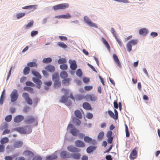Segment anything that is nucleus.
<instances>
[{
  "mask_svg": "<svg viewBox=\"0 0 160 160\" xmlns=\"http://www.w3.org/2000/svg\"><path fill=\"white\" fill-rule=\"evenodd\" d=\"M61 91L64 93V95L62 97L61 100H67L69 98L73 100H74V98L72 94H71L69 96L68 95V93L69 92L68 90L62 88V89Z\"/></svg>",
  "mask_w": 160,
  "mask_h": 160,
  "instance_id": "1",
  "label": "nucleus"
},
{
  "mask_svg": "<svg viewBox=\"0 0 160 160\" xmlns=\"http://www.w3.org/2000/svg\"><path fill=\"white\" fill-rule=\"evenodd\" d=\"M16 130L22 133H30L32 131L31 128L27 126L24 127L18 128H16Z\"/></svg>",
  "mask_w": 160,
  "mask_h": 160,
  "instance_id": "2",
  "label": "nucleus"
},
{
  "mask_svg": "<svg viewBox=\"0 0 160 160\" xmlns=\"http://www.w3.org/2000/svg\"><path fill=\"white\" fill-rule=\"evenodd\" d=\"M69 6V4L68 3H63L54 6L52 7V8L56 11L59 9H64L68 8Z\"/></svg>",
  "mask_w": 160,
  "mask_h": 160,
  "instance_id": "3",
  "label": "nucleus"
},
{
  "mask_svg": "<svg viewBox=\"0 0 160 160\" xmlns=\"http://www.w3.org/2000/svg\"><path fill=\"white\" fill-rule=\"evenodd\" d=\"M70 129V132L74 136H77L78 135L79 131L77 130L73 126V125L71 123L68 125L67 129Z\"/></svg>",
  "mask_w": 160,
  "mask_h": 160,
  "instance_id": "4",
  "label": "nucleus"
},
{
  "mask_svg": "<svg viewBox=\"0 0 160 160\" xmlns=\"http://www.w3.org/2000/svg\"><path fill=\"white\" fill-rule=\"evenodd\" d=\"M138 40L137 39H132L130 41L127 45V48L128 51L130 52L132 50V45L134 46L137 44Z\"/></svg>",
  "mask_w": 160,
  "mask_h": 160,
  "instance_id": "5",
  "label": "nucleus"
},
{
  "mask_svg": "<svg viewBox=\"0 0 160 160\" xmlns=\"http://www.w3.org/2000/svg\"><path fill=\"white\" fill-rule=\"evenodd\" d=\"M138 149V148L136 147L131 152L129 156V158L131 160H133L136 158Z\"/></svg>",
  "mask_w": 160,
  "mask_h": 160,
  "instance_id": "6",
  "label": "nucleus"
},
{
  "mask_svg": "<svg viewBox=\"0 0 160 160\" xmlns=\"http://www.w3.org/2000/svg\"><path fill=\"white\" fill-rule=\"evenodd\" d=\"M84 20L85 22L89 26L92 27L97 28V25L92 22L90 19L88 17L85 16L84 18Z\"/></svg>",
  "mask_w": 160,
  "mask_h": 160,
  "instance_id": "7",
  "label": "nucleus"
},
{
  "mask_svg": "<svg viewBox=\"0 0 160 160\" xmlns=\"http://www.w3.org/2000/svg\"><path fill=\"white\" fill-rule=\"evenodd\" d=\"M112 132L111 130L108 131L106 134V136L108 138L107 141L108 143L110 144H111L113 138L112 136Z\"/></svg>",
  "mask_w": 160,
  "mask_h": 160,
  "instance_id": "8",
  "label": "nucleus"
},
{
  "mask_svg": "<svg viewBox=\"0 0 160 160\" xmlns=\"http://www.w3.org/2000/svg\"><path fill=\"white\" fill-rule=\"evenodd\" d=\"M12 100H17L18 97V91L16 89H14L10 95Z\"/></svg>",
  "mask_w": 160,
  "mask_h": 160,
  "instance_id": "9",
  "label": "nucleus"
},
{
  "mask_svg": "<svg viewBox=\"0 0 160 160\" xmlns=\"http://www.w3.org/2000/svg\"><path fill=\"white\" fill-rule=\"evenodd\" d=\"M75 144L76 147L81 148H84L86 146L85 144L83 142L79 140L76 141Z\"/></svg>",
  "mask_w": 160,
  "mask_h": 160,
  "instance_id": "10",
  "label": "nucleus"
},
{
  "mask_svg": "<svg viewBox=\"0 0 160 160\" xmlns=\"http://www.w3.org/2000/svg\"><path fill=\"white\" fill-rule=\"evenodd\" d=\"M36 118L32 116L28 117L25 120L24 122L26 124H30L35 121Z\"/></svg>",
  "mask_w": 160,
  "mask_h": 160,
  "instance_id": "11",
  "label": "nucleus"
},
{
  "mask_svg": "<svg viewBox=\"0 0 160 160\" xmlns=\"http://www.w3.org/2000/svg\"><path fill=\"white\" fill-rule=\"evenodd\" d=\"M67 149L69 152H78L80 151L79 149L71 145L68 147Z\"/></svg>",
  "mask_w": 160,
  "mask_h": 160,
  "instance_id": "12",
  "label": "nucleus"
},
{
  "mask_svg": "<svg viewBox=\"0 0 160 160\" xmlns=\"http://www.w3.org/2000/svg\"><path fill=\"white\" fill-rule=\"evenodd\" d=\"M113 58L115 63L117 64V66L119 68L121 67V63L118 59V58L117 55L115 54H113Z\"/></svg>",
  "mask_w": 160,
  "mask_h": 160,
  "instance_id": "13",
  "label": "nucleus"
},
{
  "mask_svg": "<svg viewBox=\"0 0 160 160\" xmlns=\"http://www.w3.org/2000/svg\"><path fill=\"white\" fill-rule=\"evenodd\" d=\"M24 117L21 115H18L16 116L14 119V122L16 123H18L23 120Z\"/></svg>",
  "mask_w": 160,
  "mask_h": 160,
  "instance_id": "14",
  "label": "nucleus"
},
{
  "mask_svg": "<svg viewBox=\"0 0 160 160\" xmlns=\"http://www.w3.org/2000/svg\"><path fill=\"white\" fill-rule=\"evenodd\" d=\"M58 158L56 152L51 155L47 156L46 158V160H53Z\"/></svg>",
  "mask_w": 160,
  "mask_h": 160,
  "instance_id": "15",
  "label": "nucleus"
},
{
  "mask_svg": "<svg viewBox=\"0 0 160 160\" xmlns=\"http://www.w3.org/2000/svg\"><path fill=\"white\" fill-rule=\"evenodd\" d=\"M23 154L25 156L28 157L29 158H30L34 156L33 153L32 152L28 150L24 151L23 152Z\"/></svg>",
  "mask_w": 160,
  "mask_h": 160,
  "instance_id": "16",
  "label": "nucleus"
},
{
  "mask_svg": "<svg viewBox=\"0 0 160 160\" xmlns=\"http://www.w3.org/2000/svg\"><path fill=\"white\" fill-rule=\"evenodd\" d=\"M61 157L63 158H69L70 157L68 152L66 151H63L61 152L60 154Z\"/></svg>",
  "mask_w": 160,
  "mask_h": 160,
  "instance_id": "17",
  "label": "nucleus"
},
{
  "mask_svg": "<svg viewBox=\"0 0 160 160\" xmlns=\"http://www.w3.org/2000/svg\"><path fill=\"white\" fill-rule=\"evenodd\" d=\"M69 62L70 64V67L71 69L73 70H75L77 68V65L75 61H69Z\"/></svg>",
  "mask_w": 160,
  "mask_h": 160,
  "instance_id": "18",
  "label": "nucleus"
},
{
  "mask_svg": "<svg viewBox=\"0 0 160 160\" xmlns=\"http://www.w3.org/2000/svg\"><path fill=\"white\" fill-rule=\"evenodd\" d=\"M39 79L35 77H33L32 78L33 82L38 85V87L39 88H40V86L42 83L41 81Z\"/></svg>",
  "mask_w": 160,
  "mask_h": 160,
  "instance_id": "19",
  "label": "nucleus"
},
{
  "mask_svg": "<svg viewBox=\"0 0 160 160\" xmlns=\"http://www.w3.org/2000/svg\"><path fill=\"white\" fill-rule=\"evenodd\" d=\"M84 141L87 143H90L92 144H93L95 142V141L93 140L92 139L88 136H85L84 138Z\"/></svg>",
  "mask_w": 160,
  "mask_h": 160,
  "instance_id": "20",
  "label": "nucleus"
},
{
  "mask_svg": "<svg viewBox=\"0 0 160 160\" xmlns=\"http://www.w3.org/2000/svg\"><path fill=\"white\" fill-rule=\"evenodd\" d=\"M45 68L47 71L51 72H53L55 70L54 67L52 65H48L45 67Z\"/></svg>",
  "mask_w": 160,
  "mask_h": 160,
  "instance_id": "21",
  "label": "nucleus"
},
{
  "mask_svg": "<svg viewBox=\"0 0 160 160\" xmlns=\"http://www.w3.org/2000/svg\"><path fill=\"white\" fill-rule=\"evenodd\" d=\"M60 79L58 74L55 72L52 76V80L54 82L59 81Z\"/></svg>",
  "mask_w": 160,
  "mask_h": 160,
  "instance_id": "22",
  "label": "nucleus"
},
{
  "mask_svg": "<svg viewBox=\"0 0 160 160\" xmlns=\"http://www.w3.org/2000/svg\"><path fill=\"white\" fill-rule=\"evenodd\" d=\"M139 32V34L140 35H145L147 34L148 32V30L146 28H142L140 29Z\"/></svg>",
  "mask_w": 160,
  "mask_h": 160,
  "instance_id": "23",
  "label": "nucleus"
},
{
  "mask_svg": "<svg viewBox=\"0 0 160 160\" xmlns=\"http://www.w3.org/2000/svg\"><path fill=\"white\" fill-rule=\"evenodd\" d=\"M96 148V147L93 146H90L88 147L87 149V152L88 153H89L93 152Z\"/></svg>",
  "mask_w": 160,
  "mask_h": 160,
  "instance_id": "24",
  "label": "nucleus"
},
{
  "mask_svg": "<svg viewBox=\"0 0 160 160\" xmlns=\"http://www.w3.org/2000/svg\"><path fill=\"white\" fill-rule=\"evenodd\" d=\"M74 114L75 116L78 118L81 119L82 118V115L80 111L78 110L75 111Z\"/></svg>",
  "mask_w": 160,
  "mask_h": 160,
  "instance_id": "25",
  "label": "nucleus"
},
{
  "mask_svg": "<svg viewBox=\"0 0 160 160\" xmlns=\"http://www.w3.org/2000/svg\"><path fill=\"white\" fill-rule=\"evenodd\" d=\"M71 156L74 159L78 160L80 159L81 154L79 153H74L72 154Z\"/></svg>",
  "mask_w": 160,
  "mask_h": 160,
  "instance_id": "26",
  "label": "nucleus"
},
{
  "mask_svg": "<svg viewBox=\"0 0 160 160\" xmlns=\"http://www.w3.org/2000/svg\"><path fill=\"white\" fill-rule=\"evenodd\" d=\"M32 74L36 77L37 78L40 79L42 78V77L40 74L36 71L33 70L32 71Z\"/></svg>",
  "mask_w": 160,
  "mask_h": 160,
  "instance_id": "27",
  "label": "nucleus"
},
{
  "mask_svg": "<svg viewBox=\"0 0 160 160\" xmlns=\"http://www.w3.org/2000/svg\"><path fill=\"white\" fill-rule=\"evenodd\" d=\"M60 76L62 78L66 79L68 77V74L66 71H63L60 72Z\"/></svg>",
  "mask_w": 160,
  "mask_h": 160,
  "instance_id": "28",
  "label": "nucleus"
},
{
  "mask_svg": "<svg viewBox=\"0 0 160 160\" xmlns=\"http://www.w3.org/2000/svg\"><path fill=\"white\" fill-rule=\"evenodd\" d=\"M83 107L87 110H90L92 109L90 104L87 102L84 103L83 104Z\"/></svg>",
  "mask_w": 160,
  "mask_h": 160,
  "instance_id": "29",
  "label": "nucleus"
},
{
  "mask_svg": "<svg viewBox=\"0 0 160 160\" xmlns=\"http://www.w3.org/2000/svg\"><path fill=\"white\" fill-rule=\"evenodd\" d=\"M23 143L21 141H18L15 142L14 144V147L15 148H19L22 146Z\"/></svg>",
  "mask_w": 160,
  "mask_h": 160,
  "instance_id": "30",
  "label": "nucleus"
},
{
  "mask_svg": "<svg viewBox=\"0 0 160 160\" xmlns=\"http://www.w3.org/2000/svg\"><path fill=\"white\" fill-rule=\"evenodd\" d=\"M23 9H32V11H33L35 9H36V6L35 5H30L26 6L22 8Z\"/></svg>",
  "mask_w": 160,
  "mask_h": 160,
  "instance_id": "31",
  "label": "nucleus"
},
{
  "mask_svg": "<svg viewBox=\"0 0 160 160\" xmlns=\"http://www.w3.org/2000/svg\"><path fill=\"white\" fill-rule=\"evenodd\" d=\"M71 80V79L70 78L64 79L62 81V83L64 85H68L69 84V82Z\"/></svg>",
  "mask_w": 160,
  "mask_h": 160,
  "instance_id": "32",
  "label": "nucleus"
},
{
  "mask_svg": "<svg viewBox=\"0 0 160 160\" xmlns=\"http://www.w3.org/2000/svg\"><path fill=\"white\" fill-rule=\"evenodd\" d=\"M9 142V139L7 137H5L2 138L0 140V143L3 145L4 144L7 143Z\"/></svg>",
  "mask_w": 160,
  "mask_h": 160,
  "instance_id": "33",
  "label": "nucleus"
},
{
  "mask_svg": "<svg viewBox=\"0 0 160 160\" xmlns=\"http://www.w3.org/2000/svg\"><path fill=\"white\" fill-rule=\"evenodd\" d=\"M102 39L103 43L106 46V47H107L108 49L110 50V47L106 40L103 38H102Z\"/></svg>",
  "mask_w": 160,
  "mask_h": 160,
  "instance_id": "34",
  "label": "nucleus"
},
{
  "mask_svg": "<svg viewBox=\"0 0 160 160\" xmlns=\"http://www.w3.org/2000/svg\"><path fill=\"white\" fill-rule=\"evenodd\" d=\"M23 89L24 91H26L29 92L31 93L33 92V89L31 87H25L23 88Z\"/></svg>",
  "mask_w": 160,
  "mask_h": 160,
  "instance_id": "35",
  "label": "nucleus"
},
{
  "mask_svg": "<svg viewBox=\"0 0 160 160\" xmlns=\"http://www.w3.org/2000/svg\"><path fill=\"white\" fill-rule=\"evenodd\" d=\"M27 65L28 67H37V64L36 62H32L28 63L27 64Z\"/></svg>",
  "mask_w": 160,
  "mask_h": 160,
  "instance_id": "36",
  "label": "nucleus"
},
{
  "mask_svg": "<svg viewBox=\"0 0 160 160\" xmlns=\"http://www.w3.org/2000/svg\"><path fill=\"white\" fill-rule=\"evenodd\" d=\"M22 96L25 100H31L29 98V94L27 93H23L22 94Z\"/></svg>",
  "mask_w": 160,
  "mask_h": 160,
  "instance_id": "37",
  "label": "nucleus"
},
{
  "mask_svg": "<svg viewBox=\"0 0 160 160\" xmlns=\"http://www.w3.org/2000/svg\"><path fill=\"white\" fill-rule=\"evenodd\" d=\"M86 98L88 100H94L96 99L94 95L88 94L86 96Z\"/></svg>",
  "mask_w": 160,
  "mask_h": 160,
  "instance_id": "38",
  "label": "nucleus"
},
{
  "mask_svg": "<svg viewBox=\"0 0 160 160\" xmlns=\"http://www.w3.org/2000/svg\"><path fill=\"white\" fill-rule=\"evenodd\" d=\"M58 45L60 47H61L63 48H67V46L63 42H58Z\"/></svg>",
  "mask_w": 160,
  "mask_h": 160,
  "instance_id": "39",
  "label": "nucleus"
},
{
  "mask_svg": "<svg viewBox=\"0 0 160 160\" xmlns=\"http://www.w3.org/2000/svg\"><path fill=\"white\" fill-rule=\"evenodd\" d=\"M61 86V82L59 81L54 82V87L55 88H57L60 87Z\"/></svg>",
  "mask_w": 160,
  "mask_h": 160,
  "instance_id": "40",
  "label": "nucleus"
},
{
  "mask_svg": "<svg viewBox=\"0 0 160 160\" xmlns=\"http://www.w3.org/2000/svg\"><path fill=\"white\" fill-rule=\"evenodd\" d=\"M30 68L28 67H26L23 70V74L24 75L28 74L29 72Z\"/></svg>",
  "mask_w": 160,
  "mask_h": 160,
  "instance_id": "41",
  "label": "nucleus"
},
{
  "mask_svg": "<svg viewBox=\"0 0 160 160\" xmlns=\"http://www.w3.org/2000/svg\"><path fill=\"white\" fill-rule=\"evenodd\" d=\"M43 62L45 63H48L52 62V59L50 58H44L43 59Z\"/></svg>",
  "mask_w": 160,
  "mask_h": 160,
  "instance_id": "42",
  "label": "nucleus"
},
{
  "mask_svg": "<svg viewBox=\"0 0 160 160\" xmlns=\"http://www.w3.org/2000/svg\"><path fill=\"white\" fill-rule=\"evenodd\" d=\"M104 136V132L103 131L101 132L98 136V139L99 140H101L103 138Z\"/></svg>",
  "mask_w": 160,
  "mask_h": 160,
  "instance_id": "43",
  "label": "nucleus"
},
{
  "mask_svg": "<svg viewBox=\"0 0 160 160\" xmlns=\"http://www.w3.org/2000/svg\"><path fill=\"white\" fill-rule=\"evenodd\" d=\"M33 21H30L28 22L27 25L25 26V28L27 29L32 27L33 26Z\"/></svg>",
  "mask_w": 160,
  "mask_h": 160,
  "instance_id": "44",
  "label": "nucleus"
},
{
  "mask_svg": "<svg viewBox=\"0 0 160 160\" xmlns=\"http://www.w3.org/2000/svg\"><path fill=\"white\" fill-rule=\"evenodd\" d=\"M25 15V12L18 13L16 15V17L18 19L22 18Z\"/></svg>",
  "mask_w": 160,
  "mask_h": 160,
  "instance_id": "45",
  "label": "nucleus"
},
{
  "mask_svg": "<svg viewBox=\"0 0 160 160\" xmlns=\"http://www.w3.org/2000/svg\"><path fill=\"white\" fill-rule=\"evenodd\" d=\"M12 118V115H8L6 117L5 120L7 122H9L11 120Z\"/></svg>",
  "mask_w": 160,
  "mask_h": 160,
  "instance_id": "46",
  "label": "nucleus"
},
{
  "mask_svg": "<svg viewBox=\"0 0 160 160\" xmlns=\"http://www.w3.org/2000/svg\"><path fill=\"white\" fill-rule=\"evenodd\" d=\"M60 68L62 70H65L67 69L68 66L66 64H61L60 66Z\"/></svg>",
  "mask_w": 160,
  "mask_h": 160,
  "instance_id": "47",
  "label": "nucleus"
},
{
  "mask_svg": "<svg viewBox=\"0 0 160 160\" xmlns=\"http://www.w3.org/2000/svg\"><path fill=\"white\" fill-rule=\"evenodd\" d=\"M66 60L65 58H61L58 61V62L59 64H64L66 62Z\"/></svg>",
  "mask_w": 160,
  "mask_h": 160,
  "instance_id": "48",
  "label": "nucleus"
},
{
  "mask_svg": "<svg viewBox=\"0 0 160 160\" xmlns=\"http://www.w3.org/2000/svg\"><path fill=\"white\" fill-rule=\"evenodd\" d=\"M125 132L126 134V136L127 137H129L130 134L129 132L128 129V126L127 125L125 124Z\"/></svg>",
  "mask_w": 160,
  "mask_h": 160,
  "instance_id": "49",
  "label": "nucleus"
},
{
  "mask_svg": "<svg viewBox=\"0 0 160 160\" xmlns=\"http://www.w3.org/2000/svg\"><path fill=\"white\" fill-rule=\"evenodd\" d=\"M84 88L85 90L89 91L92 89L93 87L92 86H86Z\"/></svg>",
  "mask_w": 160,
  "mask_h": 160,
  "instance_id": "50",
  "label": "nucleus"
},
{
  "mask_svg": "<svg viewBox=\"0 0 160 160\" xmlns=\"http://www.w3.org/2000/svg\"><path fill=\"white\" fill-rule=\"evenodd\" d=\"M108 113L109 115L113 118L115 119L114 114L113 112L111 110H108Z\"/></svg>",
  "mask_w": 160,
  "mask_h": 160,
  "instance_id": "51",
  "label": "nucleus"
},
{
  "mask_svg": "<svg viewBox=\"0 0 160 160\" xmlns=\"http://www.w3.org/2000/svg\"><path fill=\"white\" fill-rule=\"evenodd\" d=\"M25 84L27 86H30L31 87H34L35 85L34 84H33V83L29 81H27L26 82Z\"/></svg>",
  "mask_w": 160,
  "mask_h": 160,
  "instance_id": "52",
  "label": "nucleus"
},
{
  "mask_svg": "<svg viewBox=\"0 0 160 160\" xmlns=\"http://www.w3.org/2000/svg\"><path fill=\"white\" fill-rule=\"evenodd\" d=\"M70 101H60L61 103H65V104L68 106H69L71 104V103L70 102Z\"/></svg>",
  "mask_w": 160,
  "mask_h": 160,
  "instance_id": "53",
  "label": "nucleus"
},
{
  "mask_svg": "<svg viewBox=\"0 0 160 160\" xmlns=\"http://www.w3.org/2000/svg\"><path fill=\"white\" fill-rule=\"evenodd\" d=\"M59 38L61 40L65 41L68 40V38L67 37L64 36H59Z\"/></svg>",
  "mask_w": 160,
  "mask_h": 160,
  "instance_id": "54",
  "label": "nucleus"
},
{
  "mask_svg": "<svg viewBox=\"0 0 160 160\" xmlns=\"http://www.w3.org/2000/svg\"><path fill=\"white\" fill-rule=\"evenodd\" d=\"M76 74L78 76L80 77L82 75V72L79 69L77 70Z\"/></svg>",
  "mask_w": 160,
  "mask_h": 160,
  "instance_id": "55",
  "label": "nucleus"
},
{
  "mask_svg": "<svg viewBox=\"0 0 160 160\" xmlns=\"http://www.w3.org/2000/svg\"><path fill=\"white\" fill-rule=\"evenodd\" d=\"M38 34V31H33L31 32V34L32 37H33Z\"/></svg>",
  "mask_w": 160,
  "mask_h": 160,
  "instance_id": "56",
  "label": "nucleus"
},
{
  "mask_svg": "<svg viewBox=\"0 0 160 160\" xmlns=\"http://www.w3.org/2000/svg\"><path fill=\"white\" fill-rule=\"evenodd\" d=\"M5 146L4 145L0 144V152H3L5 150Z\"/></svg>",
  "mask_w": 160,
  "mask_h": 160,
  "instance_id": "57",
  "label": "nucleus"
},
{
  "mask_svg": "<svg viewBox=\"0 0 160 160\" xmlns=\"http://www.w3.org/2000/svg\"><path fill=\"white\" fill-rule=\"evenodd\" d=\"M93 116L92 114L89 112L86 115V117L89 119L92 118Z\"/></svg>",
  "mask_w": 160,
  "mask_h": 160,
  "instance_id": "58",
  "label": "nucleus"
},
{
  "mask_svg": "<svg viewBox=\"0 0 160 160\" xmlns=\"http://www.w3.org/2000/svg\"><path fill=\"white\" fill-rule=\"evenodd\" d=\"M32 160H42V158L40 156H35Z\"/></svg>",
  "mask_w": 160,
  "mask_h": 160,
  "instance_id": "59",
  "label": "nucleus"
},
{
  "mask_svg": "<svg viewBox=\"0 0 160 160\" xmlns=\"http://www.w3.org/2000/svg\"><path fill=\"white\" fill-rule=\"evenodd\" d=\"M116 41H117V42H118V44L120 46V47H121L122 46V43L121 42V41L120 40H119L118 38L117 37H116L115 38Z\"/></svg>",
  "mask_w": 160,
  "mask_h": 160,
  "instance_id": "60",
  "label": "nucleus"
},
{
  "mask_svg": "<svg viewBox=\"0 0 160 160\" xmlns=\"http://www.w3.org/2000/svg\"><path fill=\"white\" fill-rule=\"evenodd\" d=\"M111 31L115 38L117 37L116 32L114 28H112L111 29Z\"/></svg>",
  "mask_w": 160,
  "mask_h": 160,
  "instance_id": "61",
  "label": "nucleus"
},
{
  "mask_svg": "<svg viewBox=\"0 0 160 160\" xmlns=\"http://www.w3.org/2000/svg\"><path fill=\"white\" fill-rule=\"evenodd\" d=\"M10 132V130L6 129H5L2 132V135H5L9 133Z\"/></svg>",
  "mask_w": 160,
  "mask_h": 160,
  "instance_id": "62",
  "label": "nucleus"
},
{
  "mask_svg": "<svg viewBox=\"0 0 160 160\" xmlns=\"http://www.w3.org/2000/svg\"><path fill=\"white\" fill-rule=\"evenodd\" d=\"M71 17V16L69 14H68L66 15H62V18H70Z\"/></svg>",
  "mask_w": 160,
  "mask_h": 160,
  "instance_id": "63",
  "label": "nucleus"
},
{
  "mask_svg": "<svg viewBox=\"0 0 160 160\" xmlns=\"http://www.w3.org/2000/svg\"><path fill=\"white\" fill-rule=\"evenodd\" d=\"M4 159L5 160H12L13 158L11 156H6L5 157Z\"/></svg>",
  "mask_w": 160,
  "mask_h": 160,
  "instance_id": "64",
  "label": "nucleus"
}]
</instances>
